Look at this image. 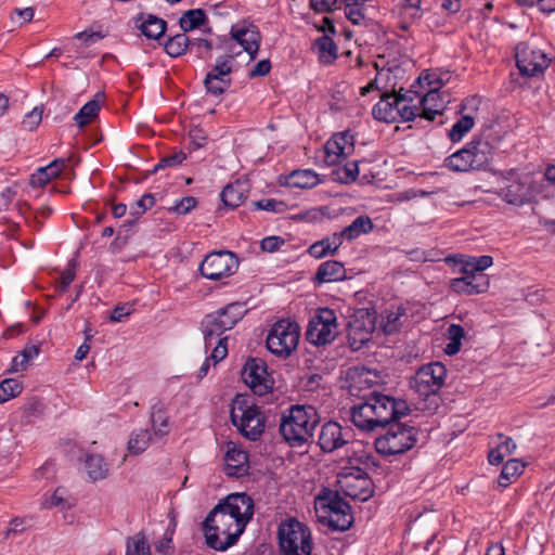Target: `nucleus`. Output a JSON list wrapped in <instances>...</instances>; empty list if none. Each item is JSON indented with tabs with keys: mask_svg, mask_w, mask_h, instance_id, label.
Returning <instances> with one entry per match:
<instances>
[{
	"mask_svg": "<svg viewBox=\"0 0 555 555\" xmlns=\"http://www.w3.org/2000/svg\"><path fill=\"white\" fill-rule=\"evenodd\" d=\"M254 516V500L235 492L221 500L203 521L205 542L209 548L227 551L234 545Z\"/></svg>",
	"mask_w": 555,
	"mask_h": 555,
	"instance_id": "obj_1",
	"label": "nucleus"
},
{
	"mask_svg": "<svg viewBox=\"0 0 555 555\" xmlns=\"http://www.w3.org/2000/svg\"><path fill=\"white\" fill-rule=\"evenodd\" d=\"M363 402L351 408V421L364 431L385 428L411 413L408 402L379 392L377 389L363 393Z\"/></svg>",
	"mask_w": 555,
	"mask_h": 555,
	"instance_id": "obj_2",
	"label": "nucleus"
},
{
	"mask_svg": "<svg viewBox=\"0 0 555 555\" xmlns=\"http://www.w3.org/2000/svg\"><path fill=\"white\" fill-rule=\"evenodd\" d=\"M319 422L314 406L296 404L281 414L279 431L292 448H300L312 439Z\"/></svg>",
	"mask_w": 555,
	"mask_h": 555,
	"instance_id": "obj_3",
	"label": "nucleus"
},
{
	"mask_svg": "<svg viewBox=\"0 0 555 555\" xmlns=\"http://www.w3.org/2000/svg\"><path fill=\"white\" fill-rule=\"evenodd\" d=\"M401 88L399 92H386L382 95L372 111L375 119L384 122L396 121H411L417 116L418 107L412 105L416 96H420L416 91H408L402 93Z\"/></svg>",
	"mask_w": 555,
	"mask_h": 555,
	"instance_id": "obj_4",
	"label": "nucleus"
},
{
	"mask_svg": "<svg viewBox=\"0 0 555 555\" xmlns=\"http://www.w3.org/2000/svg\"><path fill=\"white\" fill-rule=\"evenodd\" d=\"M492 150L488 138L474 137L463 149L446 158V167L457 172L480 170L488 165Z\"/></svg>",
	"mask_w": 555,
	"mask_h": 555,
	"instance_id": "obj_5",
	"label": "nucleus"
},
{
	"mask_svg": "<svg viewBox=\"0 0 555 555\" xmlns=\"http://www.w3.org/2000/svg\"><path fill=\"white\" fill-rule=\"evenodd\" d=\"M387 427L386 434L374 441L377 453L385 456L398 455L408 452L415 446L418 430L414 426L398 421Z\"/></svg>",
	"mask_w": 555,
	"mask_h": 555,
	"instance_id": "obj_6",
	"label": "nucleus"
},
{
	"mask_svg": "<svg viewBox=\"0 0 555 555\" xmlns=\"http://www.w3.org/2000/svg\"><path fill=\"white\" fill-rule=\"evenodd\" d=\"M245 312L242 304L232 302L207 314L201 323L205 347H210L214 338H218L225 331L232 330L243 319Z\"/></svg>",
	"mask_w": 555,
	"mask_h": 555,
	"instance_id": "obj_7",
	"label": "nucleus"
},
{
	"mask_svg": "<svg viewBox=\"0 0 555 555\" xmlns=\"http://www.w3.org/2000/svg\"><path fill=\"white\" fill-rule=\"evenodd\" d=\"M278 538L284 555H311V531L297 519L282 522L279 527Z\"/></svg>",
	"mask_w": 555,
	"mask_h": 555,
	"instance_id": "obj_8",
	"label": "nucleus"
},
{
	"mask_svg": "<svg viewBox=\"0 0 555 555\" xmlns=\"http://www.w3.org/2000/svg\"><path fill=\"white\" fill-rule=\"evenodd\" d=\"M231 421L249 440H257L264 429V420L259 408L244 397L237 396L231 409Z\"/></svg>",
	"mask_w": 555,
	"mask_h": 555,
	"instance_id": "obj_9",
	"label": "nucleus"
},
{
	"mask_svg": "<svg viewBox=\"0 0 555 555\" xmlns=\"http://www.w3.org/2000/svg\"><path fill=\"white\" fill-rule=\"evenodd\" d=\"M299 336V325L295 321L280 320L268 334L267 348L278 357L287 358L296 349Z\"/></svg>",
	"mask_w": 555,
	"mask_h": 555,
	"instance_id": "obj_10",
	"label": "nucleus"
},
{
	"mask_svg": "<svg viewBox=\"0 0 555 555\" xmlns=\"http://www.w3.org/2000/svg\"><path fill=\"white\" fill-rule=\"evenodd\" d=\"M338 334L337 317L330 308H320L309 320L306 339L315 346L331 344Z\"/></svg>",
	"mask_w": 555,
	"mask_h": 555,
	"instance_id": "obj_11",
	"label": "nucleus"
},
{
	"mask_svg": "<svg viewBox=\"0 0 555 555\" xmlns=\"http://www.w3.org/2000/svg\"><path fill=\"white\" fill-rule=\"evenodd\" d=\"M337 486L346 496L367 501L373 496L374 483L367 473L360 467H350L339 473Z\"/></svg>",
	"mask_w": 555,
	"mask_h": 555,
	"instance_id": "obj_12",
	"label": "nucleus"
},
{
	"mask_svg": "<svg viewBox=\"0 0 555 555\" xmlns=\"http://www.w3.org/2000/svg\"><path fill=\"white\" fill-rule=\"evenodd\" d=\"M516 65L522 76L542 75L551 63L546 53L529 42H519L515 49Z\"/></svg>",
	"mask_w": 555,
	"mask_h": 555,
	"instance_id": "obj_13",
	"label": "nucleus"
},
{
	"mask_svg": "<svg viewBox=\"0 0 555 555\" xmlns=\"http://www.w3.org/2000/svg\"><path fill=\"white\" fill-rule=\"evenodd\" d=\"M238 260L232 251L220 250L207 255L199 264L201 274L208 280H220L236 272Z\"/></svg>",
	"mask_w": 555,
	"mask_h": 555,
	"instance_id": "obj_14",
	"label": "nucleus"
},
{
	"mask_svg": "<svg viewBox=\"0 0 555 555\" xmlns=\"http://www.w3.org/2000/svg\"><path fill=\"white\" fill-rule=\"evenodd\" d=\"M531 195V186L528 176H519L514 169L502 173V186L499 196L504 202L515 206L527 203Z\"/></svg>",
	"mask_w": 555,
	"mask_h": 555,
	"instance_id": "obj_15",
	"label": "nucleus"
},
{
	"mask_svg": "<svg viewBox=\"0 0 555 555\" xmlns=\"http://www.w3.org/2000/svg\"><path fill=\"white\" fill-rule=\"evenodd\" d=\"M447 369L441 362L423 365L413 378V388L420 396L428 397L437 393L444 384Z\"/></svg>",
	"mask_w": 555,
	"mask_h": 555,
	"instance_id": "obj_16",
	"label": "nucleus"
},
{
	"mask_svg": "<svg viewBox=\"0 0 555 555\" xmlns=\"http://www.w3.org/2000/svg\"><path fill=\"white\" fill-rule=\"evenodd\" d=\"M375 328L372 314L365 310H358L348 322L347 339L349 347L357 351L371 340Z\"/></svg>",
	"mask_w": 555,
	"mask_h": 555,
	"instance_id": "obj_17",
	"label": "nucleus"
},
{
	"mask_svg": "<svg viewBox=\"0 0 555 555\" xmlns=\"http://www.w3.org/2000/svg\"><path fill=\"white\" fill-rule=\"evenodd\" d=\"M417 83L428 86L427 92L421 98L422 113L417 116L433 121L436 116L442 115L446 109L447 100L439 93L441 83L438 79L437 81L431 80L430 75L420 76Z\"/></svg>",
	"mask_w": 555,
	"mask_h": 555,
	"instance_id": "obj_18",
	"label": "nucleus"
},
{
	"mask_svg": "<svg viewBox=\"0 0 555 555\" xmlns=\"http://www.w3.org/2000/svg\"><path fill=\"white\" fill-rule=\"evenodd\" d=\"M242 378L255 395L263 396L272 389V380L266 362L260 358H249L243 366Z\"/></svg>",
	"mask_w": 555,
	"mask_h": 555,
	"instance_id": "obj_19",
	"label": "nucleus"
},
{
	"mask_svg": "<svg viewBox=\"0 0 555 555\" xmlns=\"http://www.w3.org/2000/svg\"><path fill=\"white\" fill-rule=\"evenodd\" d=\"M463 275L450 281V288L456 294L476 295L488 291L489 279L485 273L469 272L467 267L462 268Z\"/></svg>",
	"mask_w": 555,
	"mask_h": 555,
	"instance_id": "obj_20",
	"label": "nucleus"
},
{
	"mask_svg": "<svg viewBox=\"0 0 555 555\" xmlns=\"http://www.w3.org/2000/svg\"><path fill=\"white\" fill-rule=\"evenodd\" d=\"M347 380L349 382L350 393L362 398V391L376 389L375 386L379 383L380 375L376 370L353 366L347 372Z\"/></svg>",
	"mask_w": 555,
	"mask_h": 555,
	"instance_id": "obj_21",
	"label": "nucleus"
},
{
	"mask_svg": "<svg viewBox=\"0 0 555 555\" xmlns=\"http://www.w3.org/2000/svg\"><path fill=\"white\" fill-rule=\"evenodd\" d=\"M230 35L249 54L250 60H255L261 41L258 27L251 23L243 22L233 25Z\"/></svg>",
	"mask_w": 555,
	"mask_h": 555,
	"instance_id": "obj_22",
	"label": "nucleus"
},
{
	"mask_svg": "<svg viewBox=\"0 0 555 555\" xmlns=\"http://www.w3.org/2000/svg\"><path fill=\"white\" fill-rule=\"evenodd\" d=\"M349 429L336 422H327L321 427L318 443L323 452L331 453L348 443Z\"/></svg>",
	"mask_w": 555,
	"mask_h": 555,
	"instance_id": "obj_23",
	"label": "nucleus"
},
{
	"mask_svg": "<svg viewBox=\"0 0 555 555\" xmlns=\"http://www.w3.org/2000/svg\"><path fill=\"white\" fill-rule=\"evenodd\" d=\"M249 469L248 453L235 444L229 443L224 455V474L240 478L246 476Z\"/></svg>",
	"mask_w": 555,
	"mask_h": 555,
	"instance_id": "obj_24",
	"label": "nucleus"
},
{
	"mask_svg": "<svg viewBox=\"0 0 555 555\" xmlns=\"http://www.w3.org/2000/svg\"><path fill=\"white\" fill-rule=\"evenodd\" d=\"M135 27L147 39L158 40L167 30V22L154 14L140 13L134 18Z\"/></svg>",
	"mask_w": 555,
	"mask_h": 555,
	"instance_id": "obj_25",
	"label": "nucleus"
},
{
	"mask_svg": "<svg viewBox=\"0 0 555 555\" xmlns=\"http://www.w3.org/2000/svg\"><path fill=\"white\" fill-rule=\"evenodd\" d=\"M347 278V272L344 264L336 260H328L322 262L313 278L317 285L323 283L344 281Z\"/></svg>",
	"mask_w": 555,
	"mask_h": 555,
	"instance_id": "obj_26",
	"label": "nucleus"
},
{
	"mask_svg": "<svg viewBox=\"0 0 555 555\" xmlns=\"http://www.w3.org/2000/svg\"><path fill=\"white\" fill-rule=\"evenodd\" d=\"M249 192V183L246 180H235L227 184L221 192L222 203L230 207H238L246 198Z\"/></svg>",
	"mask_w": 555,
	"mask_h": 555,
	"instance_id": "obj_27",
	"label": "nucleus"
},
{
	"mask_svg": "<svg viewBox=\"0 0 555 555\" xmlns=\"http://www.w3.org/2000/svg\"><path fill=\"white\" fill-rule=\"evenodd\" d=\"M320 182L319 176L311 169L294 170L286 179L291 188L311 189Z\"/></svg>",
	"mask_w": 555,
	"mask_h": 555,
	"instance_id": "obj_28",
	"label": "nucleus"
},
{
	"mask_svg": "<svg viewBox=\"0 0 555 555\" xmlns=\"http://www.w3.org/2000/svg\"><path fill=\"white\" fill-rule=\"evenodd\" d=\"M352 522L353 516L350 505H346V507L338 508L333 512H327V525L333 530L346 531L351 527Z\"/></svg>",
	"mask_w": 555,
	"mask_h": 555,
	"instance_id": "obj_29",
	"label": "nucleus"
},
{
	"mask_svg": "<svg viewBox=\"0 0 555 555\" xmlns=\"http://www.w3.org/2000/svg\"><path fill=\"white\" fill-rule=\"evenodd\" d=\"M373 222L367 216L357 217L349 225L340 231V236L348 241L359 237L361 234L369 233L373 230Z\"/></svg>",
	"mask_w": 555,
	"mask_h": 555,
	"instance_id": "obj_30",
	"label": "nucleus"
},
{
	"mask_svg": "<svg viewBox=\"0 0 555 555\" xmlns=\"http://www.w3.org/2000/svg\"><path fill=\"white\" fill-rule=\"evenodd\" d=\"M191 39L185 33L168 37L164 42V50L170 57H179L190 49Z\"/></svg>",
	"mask_w": 555,
	"mask_h": 555,
	"instance_id": "obj_31",
	"label": "nucleus"
},
{
	"mask_svg": "<svg viewBox=\"0 0 555 555\" xmlns=\"http://www.w3.org/2000/svg\"><path fill=\"white\" fill-rule=\"evenodd\" d=\"M314 46L319 49V60L322 64L330 65L335 62L337 59V47L330 36H321L315 40Z\"/></svg>",
	"mask_w": 555,
	"mask_h": 555,
	"instance_id": "obj_32",
	"label": "nucleus"
},
{
	"mask_svg": "<svg viewBox=\"0 0 555 555\" xmlns=\"http://www.w3.org/2000/svg\"><path fill=\"white\" fill-rule=\"evenodd\" d=\"M207 21L205 11L202 9H191L182 14L179 20L180 28L183 33L192 31L195 28L201 27Z\"/></svg>",
	"mask_w": 555,
	"mask_h": 555,
	"instance_id": "obj_33",
	"label": "nucleus"
},
{
	"mask_svg": "<svg viewBox=\"0 0 555 555\" xmlns=\"http://www.w3.org/2000/svg\"><path fill=\"white\" fill-rule=\"evenodd\" d=\"M103 96V93L99 92L95 94V98L89 102H87L74 116V120L77 125L82 128L90 124L94 118L98 117L100 112V104L96 98Z\"/></svg>",
	"mask_w": 555,
	"mask_h": 555,
	"instance_id": "obj_34",
	"label": "nucleus"
},
{
	"mask_svg": "<svg viewBox=\"0 0 555 555\" xmlns=\"http://www.w3.org/2000/svg\"><path fill=\"white\" fill-rule=\"evenodd\" d=\"M525 465L517 459L508 460L502 467L498 483L502 488L508 487L524 470Z\"/></svg>",
	"mask_w": 555,
	"mask_h": 555,
	"instance_id": "obj_35",
	"label": "nucleus"
},
{
	"mask_svg": "<svg viewBox=\"0 0 555 555\" xmlns=\"http://www.w3.org/2000/svg\"><path fill=\"white\" fill-rule=\"evenodd\" d=\"M86 468L89 477L96 481L104 479L107 475L108 467L104 457L99 454H90L87 455L86 459Z\"/></svg>",
	"mask_w": 555,
	"mask_h": 555,
	"instance_id": "obj_36",
	"label": "nucleus"
},
{
	"mask_svg": "<svg viewBox=\"0 0 555 555\" xmlns=\"http://www.w3.org/2000/svg\"><path fill=\"white\" fill-rule=\"evenodd\" d=\"M151 422L155 435L165 436L169 433V421L163 404L152 406Z\"/></svg>",
	"mask_w": 555,
	"mask_h": 555,
	"instance_id": "obj_37",
	"label": "nucleus"
},
{
	"mask_svg": "<svg viewBox=\"0 0 555 555\" xmlns=\"http://www.w3.org/2000/svg\"><path fill=\"white\" fill-rule=\"evenodd\" d=\"M231 78L218 77L215 74H206L204 79L206 92L214 96L223 94L231 87Z\"/></svg>",
	"mask_w": 555,
	"mask_h": 555,
	"instance_id": "obj_38",
	"label": "nucleus"
},
{
	"mask_svg": "<svg viewBox=\"0 0 555 555\" xmlns=\"http://www.w3.org/2000/svg\"><path fill=\"white\" fill-rule=\"evenodd\" d=\"M348 155L340 147L339 143L331 138L324 145V163L327 166H336L345 160Z\"/></svg>",
	"mask_w": 555,
	"mask_h": 555,
	"instance_id": "obj_39",
	"label": "nucleus"
},
{
	"mask_svg": "<svg viewBox=\"0 0 555 555\" xmlns=\"http://www.w3.org/2000/svg\"><path fill=\"white\" fill-rule=\"evenodd\" d=\"M152 439L147 429L133 430L128 441V450L132 454H139L146 450Z\"/></svg>",
	"mask_w": 555,
	"mask_h": 555,
	"instance_id": "obj_40",
	"label": "nucleus"
},
{
	"mask_svg": "<svg viewBox=\"0 0 555 555\" xmlns=\"http://www.w3.org/2000/svg\"><path fill=\"white\" fill-rule=\"evenodd\" d=\"M233 61L234 53L232 52L231 49H229V52L227 54L221 55L216 60L215 65L207 74H215V76L222 78H231L230 74L233 70Z\"/></svg>",
	"mask_w": 555,
	"mask_h": 555,
	"instance_id": "obj_41",
	"label": "nucleus"
},
{
	"mask_svg": "<svg viewBox=\"0 0 555 555\" xmlns=\"http://www.w3.org/2000/svg\"><path fill=\"white\" fill-rule=\"evenodd\" d=\"M233 61L234 53L232 52L231 49H229V52L227 54L221 55L216 60L215 65L207 74H215V76L222 78H231L230 74L233 70Z\"/></svg>",
	"mask_w": 555,
	"mask_h": 555,
	"instance_id": "obj_42",
	"label": "nucleus"
},
{
	"mask_svg": "<svg viewBox=\"0 0 555 555\" xmlns=\"http://www.w3.org/2000/svg\"><path fill=\"white\" fill-rule=\"evenodd\" d=\"M233 61L234 53L232 52L231 49H229V52L227 54L221 55L216 60L215 65L207 74H215V76L222 78H231L230 74L233 70Z\"/></svg>",
	"mask_w": 555,
	"mask_h": 555,
	"instance_id": "obj_43",
	"label": "nucleus"
},
{
	"mask_svg": "<svg viewBox=\"0 0 555 555\" xmlns=\"http://www.w3.org/2000/svg\"><path fill=\"white\" fill-rule=\"evenodd\" d=\"M40 352L38 345H27L12 361V370L15 372L24 371L28 363Z\"/></svg>",
	"mask_w": 555,
	"mask_h": 555,
	"instance_id": "obj_44",
	"label": "nucleus"
},
{
	"mask_svg": "<svg viewBox=\"0 0 555 555\" xmlns=\"http://www.w3.org/2000/svg\"><path fill=\"white\" fill-rule=\"evenodd\" d=\"M475 125V119L470 115L462 116L450 129L449 139L452 142L461 141L464 135L472 130Z\"/></svg>",
	"mask_w": 555,
	"mask_h": 555,
	"instance_id": "obj_45",
	"label": "nucleus"
},
{
	"mask_svg": "<svg viewBox=\"0 0 555 555\" xmlns=\"http://www.w3.org/2000/svg\"><path fill=\"white\" fill-rule=\"evenodd\" d=\"M23 391V385L15 378H5L0 383V404L16 398Z\"/></svg>",
	"mask_w": 555,
	"mask_h": 555,
	"instance_id": "obj_46",
	"label": "nucleus"
},
{
	"mask_svg": "<svg viewBox=\"0 0 555 555\" xmlns=\"http://www.w3.org/2000/svg\"><path fill=\"white\" fill-rule=\"evenodd\" d=\"M318 501L322 508L326 509L327 512H333L338 508L346 507V505H349L338 493V491H327L323 495L318 496Z\"/></svg>",
	"mask_w": 555,
	"mask_h": 555,
	"instance_id": "obj_47",
	"label": "nucleus"
},
{
	"mask_svg": "<svg viewBox=\"0 0 555 555\" xmlns=\"http://www.w3.org/2000/svg\"><path fill=\"white\" fill-rule=\"evenodd\" d=\"M150 545L143 534L128 539L127 555H150Z\"/></svg>",
	"mask_w": 555,
	"mask_h": 555,
	"instance_id": "obj_48",
	"label": "nucleus"
},
{
	"mask_svg": "<svg viewBox=\"0 0 555 555\" xmlns=\"http://www.w3.org/2000/svg\"><path fill=\"white\" fill-rule=\"evenodd\" d=\"M253 205L256 209H261L270 212L282 214L287 209V205L274 198H262L256 202H253Z\"/></svg>",
	"mask_w": 555,
	"mask_h": 555,
	"instance_id": "obj_49",
	"label": "nucleus"
},
{
	"mask_svg": "<svg viewBox=\"0 0 555 555\" xmlns=\"http://www.w3.org/2000/svg\"><path fill=\"white\" fill-rule=\"evenodd\" d=\"M493 264V258L488 255L480 257H469L464 267L469 269V272L483 273V270Z\"/></svg>",
	"mask_w": 555,
	"mask_h": 555,
	"instance_id": "obj_50",
	"label": "nucleus"
},
{
	"mask_svg": "<svg viewBox=\"0 0 555 555\" xmlns=\"http://www.w3.org/2000/svg\"><path fill=\"white\" fill-rule=\"evenodd\" d=\"M154 204V195L151 193H146L134 204L130 205V215L139 217L143 215L147 209L152 208Z\"/></svg>",
	"mask_w": 555,
	"mask_h": 555,
	"instance_id": "obj_51",
	"label": "nucleus"
},
{
	"mask_svg": "<svg viewBox=\"0 0 555 555\" xmlns=\"http://www.w3.org/2000/svg\"><path fill=\"white\" fill-rule=\"evenodd\" d=\"M186 158V154L182 151L176 152L171 155L164 156L154 167L152 172H157L168 167H176Z\"/></svg>",
	"mask_w": 555,
	"mask_h": 555,
	"instance_id": "obj_52",
	"label": "nucleus"
},
{
	"mask_svg": "<svg viewBox=\"0 0 555 555\" xmlns=\"http://www.w3.org/2000/svg\"><path fill=\"white\" fill-rule=\"evenodd\" d=\"M190 50L195 51L198 59H206L212 50V42L204 38H194L191 39Z\"/></svg>",
	"mask_w": 555,
	"mask_h": 555,
	"instance_id": "obj_53",
	"label": "nucleus"
},
{
	"mask_svg": "<svg viewBox=\"0 0 555 555\" xmlns=\"http://www.w3.org/2000/svg\"><path fill=\"white\" fill-rule=\"evenodd\" d=\"M403 312H401V309H398V311H391L387 313L386 321L383 325L384 332L386 334H393L400 328V318Z\"/></svg>",
	"mask_w": 555,
	"mask_h": 555,
	"instance_id": "obj_54",
	"label": "nucleus"
},
{
	"mask_svg": "<svg viewBox=\"0 0 555 555\" xmlns=\"http://www.w3.org/2000/svg\"><path fill=\"white\" fill-rule=\"evenodd\" d=\"M42 119V109L35 107L31 112L27 113L23 119V126L25 129L33 131L35 130Z\"/></svg>",
	"mask_w": 555,
	"mask_h": 555,
	"instance_id": "obj_55",
	"label": "nucleus"
},
{
	"mask_svg": "<svg viewBox=\"0 0 555 555\" xmlns=\"http://www.w3.org/2000/svg\"><path fill=\"white\" fill-rule=\"evenodd\" d=\"M336 140L340 147H344V152L349 156L354 151L353 135L349 131L336 133L332 137Z\"/></svg>",
	"mask_w": 555,
	"mask_h": 555,
	"instance_id": "obj_56",
	"label": "nucleus"
},
{
	"mask_svg": "<svg viewBox=\"0 0 555 555\" xmlns=\"http://www.w3.org/2000/svg\"><path fill=\"white\" fill-rule=\"evenodd\" d=\"M196 204L197 201L195 197L185 196L181 198L179 202H177L173 207L169 208V210H173L179 215H185L190 212L193 208H195Z\"/></svg>",
	"mask_w": 555,
	"mask_h": 555,
	"instance_id": "obj_57",
	"label": "nucleus"
},
{
	"mask_svg": "<svg viewBox=\"0 0 555 555\" xmlns=\"http://www.w3.org/2000/svg\"><path fill=\"white\" fill-rule=\"evenodd\" d=\"M344 177L340 178L343 183H352L357 180L359 176V163L358 162H349L346 163L343 168Z\"/></svg>",
	"mask_w": 555,
	"mask_h": 555,
	"instance_id": "obj_58",
	"label": "nucleus"
},
{
	"mask_svg": "<svg viewBox=\"0 0 555 555\" xmlns=\"http://www.w3.org/2000/svg\"><path fill=\"white\" fill-rule=\"evenodd\" d=\"M344 240H345L344 236H340V232H337V233H333L331 236H326L320 241H321V243H323L325 248L328 250V254L334 255L338 250V248L341 246Z\"/></svg>",
	"mask_w": 555,
	"mask_h": 555,
	"instance_id": "obj_59",
	"label": "nucleus"
},
{
	"mask_svg": "<svg viewBox=\"0 0 555 555\" xmlns=\"http://www.w3.org/2000/svg\"><path fill=\"white\" fill-rule=\"evenodd\" d=\"M361 7L362 4L345 7V15L353 25H361L364 21V14Z\"/></svg>",
	"mask_w": 555,
	"mask_h": 555,
	"instance_id": "obj_60",
	"label": "nucleus"
},
{
	"mask_svg": "<svg viewBox=\"0 0 555 555\" xmlns=\"http://www.w3.org/2000/svg\"><path fill=\"white\" fill-rule=\"evenodd\" d=\"M228 337H221L218 339L217 345L214 347L212 352L209 357V361L214 360V363L217 364L221 360H223L228 354L227 348Z\"/></svg>",
	"mask_w": 555,
	"mask_h": 555,
	"instance_id": "obj_61",
	"label": "nucleus"
},
{
	"mask_svg": "<svg viewBox=\"0 0 555 555\" xmlns=\"http://www.w3.org/2000/svg\"><path fill=\"white\" fill-rule=\"evenodd\" d=\"M338 0H310V7L319 13L332 12L336 10Z\"/></svg>",
	"mask_w": 555,
	"mask_h": 555,
	"instance_id": "obj_62",
	"label": "nucleus"
},
{
	"mask_svg": "<svg viewBox=\"0 0 555 555\" xmlns=\"http://www.w3.org/2000/svg\"><path fill=\"white\" fill-rule=\"evenodd\" d=\"M402 9L413 18L421 17V0H402Z\"/></svg>",
	"mask_w": 555,
	"mask_h": 555,
	"instance_id": "obj_63",
	"label": "nucleus"
},
{
	"mask_svg": "<svg viewBox=\"0 0 555 555\" xmlns=\"http://www.w3.org/2000/svg\"><path fill=\"white\" fill-rule=\"evenodd\" d=\"M284 244V240L279 236H269L261 241V249L268 253L278 250Z\"/></svg>",
	"mask_w": 555,
	"mask_h": 555,
	"instance_id": "obj_64",
	"label": "nucleus"
}]
</instances>
